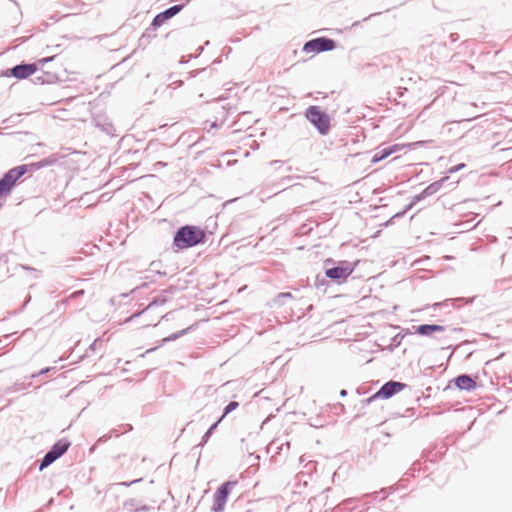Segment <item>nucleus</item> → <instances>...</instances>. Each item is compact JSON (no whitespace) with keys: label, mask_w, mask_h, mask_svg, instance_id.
Wrapping results in <instances>:
<instances>
[{"label":"nucleus","mask_w":512,"mask_h":512,"mask_svg":"<svg viewBox=\"0 0 512 512\" xmlns=\"http://www.w3.org/2000/svg\"><path fill=\"white\" fill-rule=\"evenodd\" d=\"M205 238L206 234L202 228L193 225H184L174 234L173 244L178 249H187L204 243Z\"/></svg>","instance_id":"1"},{"label":"nucleus","mask_w":512,"mask_h":512,"mask_svg":"<svg viewBox=\"0 0 512 512\" xmlns=\"http://www.w3.org/2000/svg\"><path fill=\"white\" fill-rule=\"evenodd\" d=\"M307 120L317 129L321 135H326L330 130V117L321 111L318 106H310L305 113Z\"/></svg>","instance_id":"2"},{"label":"nucleus","mask_w":512,"mask_h":512,"mask_svg":"<svg viewBox=\"0 0 512 512\" xmlns=\"http://www.w3.org/2000/svg\"><path fill=\"white\" fill-rule=\"evenodd\" d=\"M27 165L16 166L0 178V197L9 194L16 182L27 172Z\"/></svg>","instance_id":"3"},{"label":"nucleus","mask_w":512,"mask_h":512,"mask_svg":"<svg viewBox=\"0 0 512 512\" xmlns=\"http://www.w3.org/2000/svg\"><path fill=\"white\" fill-rule=\"evenodd\" d=\"M238 485L237 480H229L223 484H221L213 495V505L212 510L215 512H220L224 509L225 504L227 502L228 496L231 493L232 489Z\"/></svg>","instance_id":"4"},{"label":"nucleus","mask_w":512,"mask_h":512,"mask_svg":"<svg viewBox=\"0 0 512 512\" xmlns=\"http://www.w3.org/2000/svg\"><path fill=\"white\" fill-rule=\"evenodd\" d=\"M406 387L405 383L390 380L383 384L381 388L372 396H370L368 399H366V403L370 404L376 399H389L395 394L399 393Z\"/></svg>","instance_id":"5"},{"label":"nucleus","mask_w":512,"mask_h":512,"mask_svg":"<svg viewBox=\"0 0 512 512\" xmlns=\"http://www.w3.org/2000/svg\"><path fill=\"white\" fill-rule=\"evenodd\" d=\"M335 48V40L328 37H318L307 41L303 46V51L306 53H321Z\"/></svg>","instance_id":"6"},{"label":"nucleus","mask_w":512,"mask_h":512,"mask_svg":"<svg viewBox=\"0 0 512 512\" xmlns=\"http://www.w3.org/2000/svg\"><path fill=\"white\" fill-rule=\"evenodd\" d=\"M353 271V266H351L347 261H341L334 267L326 268L325 275L327 278L341 283L345 281Z\"/></svg>","instance_id":"7"},{"label":"nucleus","mask_w":512,"mask_h":512,"mask_svg":"<svg viewBox=\"0 0 512 512\" xmlns=\"http://www.w3.org/2000/svg\"><path fill=\"white\" fill-rule=\"evenodd\" d=\"M184 8L183 4L173 5L166 10L158 13L151 22V28L157 29L161 27L167 20L177 15Z\"/></svg>","instance_id":"8"},{"label":"nucleus","mask_w":512,"mask_h":512,"mask_svg":"<svg viewBox=\"0 0 512 512\" xmlns=\"http://www.w3.org/2000/svg\"><path fill=\"white\" fill-rule=\"evenodd\" d=\"M448 179V177H444L438 181H435L428 185L420 194L415 195L412 201L407 205V209H411L415 204L425 199L426 197L432 196L436 192L440 190L443 183Z\"/></svg>","instance_id":"9"},{"label":"nucleus","mask_w":512,"mask_h":512,"mask_svg":"<svg viewBox=\"0 0 512 512\" xmlns=\"http://www.w3.org/2000/svg\"><path fill=\"white\" fill-rule=\"evenodd\" d=\"M38 70L37 63H21L10 68L9 74L17 79H25Z\"/></svg>","instance_id":"10"},{"label":"nucleus","mask_w":512,"mask_h":512,"mask_svg":"<svg viewBox=\"0 0 512 512\" xmlns=\"http://www.w3.org/2000/svg\"><path fill=\"white\" fill-rule=\"evenodd\" d=\"M454 384L460 390L465 391H472L476 388L475 380L470 375L467 374L458 375L454 379Z\"/></svg>","instance_id":"11"},{"label":"nucleus","mask_w":512,"mask_h":512,"mask_svg":"<svg viewBox=\"0 0 512 512\" xmlns=\"http://www.w3.org/2000/svg\"><path fill=\"white\" fill-rule=\"evenodd\" d=\"M445 327L438 324H422L415 327V332L421 336H430L435 332H443Z\"/></svg>","instance_id":"12"},{"label":"nucleus","mask_w":512,"mask_h":512,"mask_svg":"<svg viewBox=\"0 0 512 512\" xmlns=\"http://www.w3.org/2000/svg\"><path fill=\"white\" fill-rule=\"evenodd\" d=\"M71 443L67 439H60L50 448V452L59 459L69 449Z\"/></svg>","instance_id":"13"},{"label":"nucleus","mask_w":512,"mask_h":512,"mask_svg":"<svg viewBox=\"0 0 512 512\" xmlns=\"http://www.w3.org/2000/svg\"><path fill=\"white\" fill-rule=\"evenodd\" d=\"M167 302V298L165 296H160V297H157V298H154L147 306L145 309H143L141 312H136L134 314H132L128 319L127 321H132L134 320L136 317H139L143 314H146L148 311H150L153 307H156V306H161V305H164L165 303Z\"/></svg>","instance_id":"14"},{"label":"nucleus","mask_w":512,"mask_h":512,"mask_svg":"<svg viewBox=\"0 0 512 512\" xmlns=\"http://www.w3.org/2000/svg\"><path fill=\"white\" fill-rule=\"evenodd\" d=\"M398 150H399V146L398 145L384 147V148L378 150L373 155L371 162L372 163H378V162L386 159L387 157H389L391 154H393L394 152H396Z\"/></svg>","instance_id":"15"},{"label":"nucleus","mask_w":512,"mask_h":512,"mask_svg":"<svg viewBox=\"0 0 512 512\" xmlns=\"http://www.w3.org/2000/svg\"><path fill=\"white\" fill-rule=\"evenodd\" d=\"M473 300H474V298L458 297V298H453V299H447L444 302H442L440 305L448 306L449 304H451V306H453L455 308H459L462 305L472 303Z\"/></svg>","instance_id":"16"},{"label":"nucleus","mask_w":512,"mask_h":512,"mask_svg":"<svg viewBox=\"0 0 512 512\" xmlns=\"http://www.w3.org/2000/svg\"><path fill=\"white\" fill-rule=\"evenodd\" d=\"M56 460L57 457L53 455L50 451H48L40 461L39 470L42 471L43 469L50 466Z\"/></svg>","instance_id":"17"},{"label":"nucleus","mask_w":512,"mask_h":512,"mask_svg":"<svg viewBox=\"0 0 512 512\" xmlns=\"http://www.w3.org/2000/svg\"><path fill=\"white\" fill-rule=\"evenodd\" d=\"M220 422H221L220 420H217L214 424H212L209 427V429L203 435L202 440L198 446L203 447L207 443V441L209 440V438L211 437V435L213 434L214 430L217 428V426Z\"/></svg>","instance_id":"18"},{"label":"nucleus","mask_w":512,"mask_h":512,"mask_svg":"<svg viewBox=\"0 0 512 512\" xmlns=\"http://www.w3.org/2000/svg\"><path fill=\"white\" fill-rule=\"evenodd\" d=\"M96 126L99 127L103 132H105L108 135H113L114 133V126L112 123L104 121L103 123L99 122V119L95 120Z\"/></svg>","instance_id":"19"},{"label":"nucleus","mask_w":512,"mask_h":512,"mask_svg":"<svg viewBox=\"0 0 512 512\" xmlns=\"http://www.w3.org/2000/svg\"><path fill=\"white\" fill-rule=\"evenodd\" d=\"M238 406H239V403H238L237 401H231V402H229V403L225 406V408H224V410H223V414H222V416H221L218 420L222 421V419H223L225 416H227V415H228L229 413H231L232 411L236 410V409L238 408Z\"/></svg>","instance_id":"20"},{"label":"nucleus","mask_w":512,"mask_h":512,"mask_svg":"<svg viewBox=\"0 0 512 512\" xmlns=\"http://www.w3.org/2000/svg\"><path fill=\"white\" fill-rule=\"evenodd\" d=\"M190 329H191V328H190V327H188V328H186V329H183V330H181V331H178V332H176V333H173V334L169 335L168 337L164 338V339L162 340V342H163V343H166V342L174 341V340H176V339L180 338L181 336H183V335L187 334V333H188V331H189Z\"/></svg>","instance_id":"21"},{"label":"nucleus","mask_w":512,"mask_h":512,"mask_svg":"<svg viewBox=\"0 0 512 512\" xmlns=\"http://www.w3.org/2000/svg\"><path fill=\"white\" fill-rule=\"evenodd\" d=\"M54 369H55V368H53V367H46V368H44V369H41V370H40L39 372H37V373H33V374H31L30 376H28V377H26V378H27V379H34V378H36V377H38V376L45 375V374L49 373L50 371H52V370H54Z\"/></svg>","instance_id":"22"},{"label":"nucleus","mask_w":512,"mask_h":512,"mask_svg":"<svg viewBox=\"0 0 512 512\" xmlns=\"http://www.w3.org/2000/svg\"><path fill=\"white\" fill-rule=\"evenodd\" d=\"M135 503H136V500H130V501L128 502V505H129L131 508H133L135 512L148 511V510L150 509V508H149V506H147V505H143V506H141V507H137V506L135 505Z\"/></svg>","instance_id":"23"},{"label":"nucleus","mask_w":512,"mask_h":512,"mask_svg":"<svg viewBox=\"0 0 512 512\" xmlns=\"http://www.w3.org/2000/svg\"><path fill=\"white\" fill-rule=\"evenodd\" d=\"M55 162H56V158L54 156L47 157V158L42 159L39 162V167L49 166V165L54 164Z\"/></svg>","instance_id":"24"},{"label":"nucleus","mask_w":512,"mask_h":512,"mask_svg":"<svg viewBox=\"0 0 512 512\" xmlns=\"http://www.w3.org/2000/svg\"><path fill=\"white\" fill-rule=\"evenodd\" d=\"M158 266H159V263L158 262H151L150 264V271L151 272H156L158 275L160 276H165L166 275V272H161L159 269H158Z\"/></svg>","instance_id":"25"},{"label":"nucleus","mask_w":512,"mask_h":512,"mask_svg":"<svg viewBox=\"0 0 512 512\" xmlns=\"http://www.w3.org/2000/svg\"><path fill=\"white\" fill-rule=\"evenodd\" d=\"M102 345H103V340L101 338H97L89 346V350L95 351V350L99 349L100 347H102Z\"/></svg>","instance_id":"26"},{"label":"nucleus","mask_w":512,"mask_h":512,"mask_svg":"<svg viewBox=\"0 0 512 512\" xmlns=\"http://www.w3.org/2000/svg\"><path fill=\"white\" fill-rule=\"evenodd\" d=\"M52 78V75L51 74H44L43 76H38L36 77V82H40V83H45V82H50Z\"/></svg>","instance_id":"27"},{"label":"nucleus","mask_w":512,"mask_h":512,"mask_svg":"<svg viewBox=\"0 0 512 512\" xmlns=\"http://www.w3.org/2000/svg\"><path fill=\"white\" fill-rule=\"evenodd\" d=\"M403 338H404V335H401V334L395 335L392 338V345L395 346V347H398L401 344Z\"/></svg>","instance_id":"28"},{"label":"nucleus","mask_w":512,"mask_h":512,"mask_svg":"<svg viewBox=\"0 0 512 512\" xmlns=\"http://www.w3.org/2000/svg\"><path fill=\"white\" fill-rule=\"evenodd\" d=\"M465 167V164L464 163H461V164H458L456 166H453L449 169V173H456L458 172L459 170H461L462 168Z\"/></svg>","instance_id":"29"},{"label":"nucleus","mask_w":512,"mask_h":512,"mask_svg":"<svg viewBox=\"0 0 512 512\" xmlns=\"http://www.w3.org/2000/svg\"><path fill=\"white\" fill-rule=\"evenodd\" d=\"M110 437H111V434H105V435L101 436V437L97 440L96 444L105 443L108 439H110Z\"/></svg>","instance_id":"30"},{"label":"nucleus","mask_w":512,"mask_h":512,"mask_svg":"<svg viewBox=\"0 0 512 512\" xmlns=\"http://www.w3.org/2000/svg\"><path fill=\"white\" fill-rule=\"evenodd\" d=\"M284 164L283 161H280V160H273L270 162V165L275 167V169H279L280 166H282Z\"/></svg>","instance_id":"31"},{"label":"nucleus","mask_w":512,"mask_h":512,"mask_svg":"<svg viewBox=\"0 0 512 512\" xmlns=\"http://www.w3.org/2000/svg\"><path fill=\"white\" fill-rule=\"evenodd\" d=\"M142 479L139 478V479H136V480H133V481H130V482H122L121 485L123 486H126V487H129L131 485H133L134 483H138L140 482Z\"/></svg>","instance_id":"32"},{"label":"nucleus","mask_w":512,"mask_h":512,"mask_svg":"<svg viewBox=\"0 0 512 512\" xmlns=\"http://www.w3.org/2000/svg\"><path fill=\"white\" fill-rule=\"evenodd\" d=\"M409 210H410V209H407V206H406V207H405V209H404L403 211L396 213V214L393 216V218H400V217L404 216V215L406 214V212H407V211H409Z\"/></svg>","instance_id":"33"},{"label":"nucleus","mask_w":512,"mask_h":512,"mask_svg":"<svg viewBox=\"0 0 512 512\" xmlns=\"http://www.w3.org/2000/svg\"><path fill=\"white\" fill-rule=\"evenodd\" d=\"M54 57H47V58H43L41 60H39V63L40 64H44V63H47L49 61H52Z\"/></svg>","instance_id":"34"},{"label":"nucleus","mask_w":512,"mask_h":512,"mask_svg":"<svg viewBox=\"0 0 512 512\" xmlns=\"http://www.w3.org/2000/svg\"><path fill=\"white\" fill-rule=\"evenodd\" d=\"M355 500V498H348L346 500L343 501V504H350L352 503L353 501Z\"/></svg>","instance_id":"35"},{"label":"nucleus","mask_w":512,"mask_h":512,"mask_svg":"<svg viewBox=\"0 0 512 512\" xmlns=\"http://www.w3.org/2000/svg\"><path fill=\"white\" fill-rule=\"evenodd\" d=\"M346 395H347V391H346L345 389H342V390L340 391V396H341V397H345Z\"/></svg>","instance_id":"36"},{"label":"nucleus","mask_w":512,"mask_h":512,"mask_svg":"<svg viewBox=\"0 0 512 512\" xmlns=\"http://www.w3.org/2000/svg\"><path fill=\"white\" fill-rule=\"evenodd\" d=\"M146 37H150L147 32H145L142 37L140 38V41H143Z\"/></svg>","instance_id":"37"},{"label":"nucleus","mask_w":512,"mask_h":512,"mask_svg":"<svg viewBox=\"0 0 512 512\" xmlns=\"http://www.w3.org/2000/svg\"><path fill=\"white\" fill-rule=\"evenodd\" d=\"M290 296H291V294H290V293H281V294L279 295V297H290Z\"/></svg>","instance_id":"38"},{"label":"nucleus","mask_w":512,"mask_h":512,"mask_svg":"<svg viewBox=\"0 0 512 512\" xmlns=\"http://www.w3.org/2000/svg\"><path fill=\"white\" fill-rule=\"evenodd\" d=\"M156 349H157V347L150 348V349H148V350L146 351V353H151V352L155 351Z\"/></svg>","instance_id":"39"},{"label":"nucleus","mask_w":512,"mask_h":512,"mask_svg":"<svg viewBox=\"0 0 512 512\" xmlns=\"http://www.w3.org/2000/svg\"><path fill=\"white\" fill-rule=\"evenodd\" d=\"M211 128H217V123H216V122H213V123L211 124Z\"/></svg>","instance_id":"40"},{"label":"nucleus","mask_w":512,"mask_h":512,"mask_svg":"<svg viewBox=\"0 0 512 512\" xmlns=\"http://www.w3.org/2000/svg\"><path fill=\"white\" fill-rule=\"evenodd\" d=\"M23 269L25 270H32V268L28 267V266H22Z\"/></svg>","instance_id":"41"},{"label":"nucleus","mask_w":512,"mask_h":512,"mask_svg":"<svg viewBox=\"0 0 512 512\" xmlns=\"http://www.w3.org/2000/svg\"><path fill=\"white\" fill-rule=\"evenodd\" d=\"M150 325H151V323H149V322H146V323L143 324L144 327H148Z\"/></svg>","instance_id":"42"},{"label":"nucleus","mask_w":512,"mask_h":512,"mask_svg":"<svg viewBox=\"0 0 512 512\" xmlns=\"http://www.w3.org/2000/svg\"><path fill=\"white\" fill-rule=\"evenodd\" d=\"M290 171H292V168H291L290 166H288V167L286 168V172H290Z\"/></svg>","instance_id":"43"},{"label":"nucleus","mask_w":512,"mask_h":512,"mask_svg":"<svg viewBox=\"0 0 512 512\" xmlns=\"http://www.w3.org/2000/svg\"><path fill=\"white\" fill-rule=\"evenodd\" d=\"M191 76H195L196 75V72L195 71H191Z\"/></svg>","instance_id":"44"},{"label":"nucleus","mask_w":512,"mask_h":512,"mask_svg":"<svg viewBox=\"0 0 512 512\" xmlns=\"http://www.w3.org/2000/svg\"><path fill=\"white\" fill-rule=\"evenodd\" d=\"M167 317H168V314H165V315L162 316L161 319H166Z\"/></svg>","instance_id":"45"},{"label":"nucleus","mask_w":512,"mask_h":512,"mask_svg":"<svg viewBox=\"0 0 512 512\" xmlns=\"http://www.w3.org/2000/svg\"><path fill=\"white\" fill-rule=\"evenodd\" d=\"M158 164H159L160 166H165V165H166L165 163H162V162H158Z\"/></svg>","instance_id":"46"},{"label":"nucleus","mask_w":512,"mask_h":512,"mask_svg":"<svg viewBox=\"0 0 512 512\" xmlns=\"http://www.w3.org/2000/svg\"><path fill=\"white\" fill-rule=\"evenodd\" d=\"M2 343V339L0 338V344Z\"/></svg>","instance_id":"47"},{"label":"nucleus","mask_w":512,"mask_h":512,"mask_svg":"<svg viewBox=\"0 0 512 512\" xmlns=\"http://www.w3.org/2000/svg\"><path fill=\"white\" fill-rule=\"evenodd\" d=\"M2 207V205L0 204V208Z\"/></svg>","instance_id":"48"}]
</instances>
